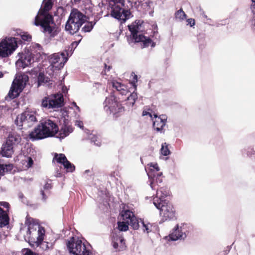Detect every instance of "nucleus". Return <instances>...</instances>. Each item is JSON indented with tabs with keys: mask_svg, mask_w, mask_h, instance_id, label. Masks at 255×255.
Masks as SVG:
<instances>
[{
	"mask_svg": "<svg viewBox=\"0 0 255 255\" xmlns=\"http://www.w3.org/2000/svg\"><path fill=\"white\" fill-rule=\"evenodd\" d=\"M25 225L27 228L26 234L24 235V239L28 242L31 247H40L44 251L52 248V243L43 241L45 231L37 221L27 216Z\"/></svg>",
	"mask_w": 255,
	"mask_h": 255,
	"instance_id": "1",
	"label": "nucleus"
},
{
	"mask_svg": "<svg viewBox=\"0 0 255 255\" xmlns=\"http://www.w3.org/2000/svg\"><path fill=\"white\" fill-rule=\"evenodd\" d=\"M54 0H43L41 8L35 17L34 24L41 26L43 32L54 37L59 32V29L54 23L53 17L48 13L52 7Z\"/></svg>",
	"mask_w": 255,
	"mask_h": 255,
	"instance_id": "2",
	"label": "nucleus"
},
{
	"mask_svg": "<svg viewBox=\"0 0 255 255\" xmlns=\"http://www.w3.org/2000/svg\"><path fill=\"white\" fill-rule=\"evenodd\" d=\"M59 128L57 124L49 119H45L29 133L32 140H38L53 136L58 133Z\"/></svg>",
	"mask_w": 255,
	"mask_h": 255,
	"instance_id": "3",
	"label": "nucleus"
},
{
	"mask_svg": "<svg viewBox=\"0 0 255 255\" xmlns=\"http://www.w3.org/2000/svg\"><path fill=\"white\" fill-rule=\"evenodd\" d=\"M109 4L112 17L123 21L129 17L130 11L123 8L124 0H110Z\"/></svg>",
	"mask_w": 255,
	"mask_h": 255,
	"instance_id": "4",
	"label": "nucleus"
},
{
	"mask_svg": "<svg viewBox=\"0 0 255 255\" xmlns=\"http://www.w3.org/2000/svg\"><path fill=\"white\" fill-rule=\"evenodd\" d=\"M67 55L66 51L51 55L49 57L50 65L47 68V73L49 75H52L55 71L59 70L63 68L68 60Z\"/></svg>",
	"mask_w": 255,
	"mask_h": 255,
	"instance_id": "5",
	"label": "nucleus"
},
{
	"mask_svg": "<svg viewBox=\"0 0 255 255\" xmlns=\"http://www.w3.org/2000/svg\"><path fill=\"white\" fill-rule=\"evenodd\" d=\"M139 21L136 23L128 26V29L131 32L132 40L135 43L141 42L142 43V48L146 47L151 44L152 47L155 46V44L152 42L151 39L142 35L141 32L139 31L140 24H138Z\"/></svg>",
	"mask_w": 255,
	"mask_h": 255,
	"instance_id": "6",
	"label": "nucleus"
},
{
	"mask_svg": "<svg viewBox=\"0 0 255 255\" xmlns=\"http://www.w3.org/2000/svg\"><path fill=\"white\" fill-rule=\"evenodd\" d=\"M28 81V77L24 74H17L13 81L10 89L8 94L10 99H13L18 97L24 88Z\"/></svg>",
	"mask_w": 255,
	"mask_h": 255,
	"instance_id": "7",
	"label": "nucleus"
},
{
	"mask_svg": "<svg viewBox=\"0 0 255 255\" xmlns=\"http://www.w3.org/2000/svg\"><path fill=\"white\" fill-rule=\"evenodd\" d=\"M67 247L69 252L74 255H90L91 253L85 243L78 238H70L67 243Z\"/></svg>",
	"mask_w": 255,
	"mask_h": 255,
	"instance_id": "8",
	"label": "nucleus"
},
{
	"mask_svg": "<svg viewBox=\"0 0 255 255\" xmlns=\"http://www.w3.org/2000/svg\"><path fill=\"white\" fill-rule=\"evenodd\" d=\"M64 105L63 95L61 93L52 94L45 97L41 102L42 108L48 109H57L62 107Z\"/></svg>",
	"mask_w": 255,
	"mask_h": 255,
	"instance_id": "9",
	"label": "nucleus"
},
{
	"mask_svg": "<svg viewBox=\"0 0 255 255\" xmlns=\"http://www.w3.org/2000/svg\"><path fill=\"white\" fill-rule=\"evenodd\" d=\"M104 105L105 110L107 113L113 114L115 117H118L120 114L123 113L125 111L124 107L113 95H111L106 98Z\"/></svg>",
	"mask_w": 255,
	"mask_h": 255,
	"instance_id": "10",
	"label": "nucleus"
},
{
	"mask_svg": "<svg viewBox=\"0 0 255 255\" xmlns=\"http://www.w3.org/2000/svg\"><path fill=\"white\" fill-rule=\"evenodd\" d=\"M154 199L153 204L160 210V215L164 220L173 219L175 217V211L173 205L168 201H163Z\"/></svg>",
	"mask_w": 255,
	"mask_h": 255,
	"instance_id": "11",
	"label": "nucleus"
},
{
	"mask_svg": "<svg viewBox=\"0 0 255 255\" xmlns=\"http://www.w3.org/2000/svg\"><path fill=\"white\" fill-rule=\"evenodd\" d=\"M17 47V42L14 37H5L0 42V58L11 55Z\"/></svg>",
	"mask_w": 255,
	"mask_h": 255,
	"instance_id": "12",
	"label": "nucleus"
},
{
	"mask_svg": "<svg viewBox=\"0 0 255 255\" xmlns=\"http://www.w3.org/2000/svg\"><path fill=\"white\" fill-rule=\"evenodd\" d=\"M121 215L123 221H127L134 230H137L139 228V220L135 217L133 212L126 210L123 211Z\"/></svg>",
	"mask_w": 255,
	"mask_h": 255,
	"instance_id": "13",
	"label": "nucleus"
},
{
	"mask_svg": "<svg viewBox=\"0 0 255 255\" xmlns=\"http://www.w3.org/2000/svg\"><path fill=\"white\" fill-rule=\"evenodd\" d=\"M154 118L153 121V127L156 131L160 133H164L165 129L164 127L167 122V117L165 115H160L159 117L156 114H153Z\"/></svg>",
	"mask_w": 255,
	"mask_h": 255,
	"instance_id": "14",
	"label": "nucleus"
},
{
	"mask_svg": "<svg viewBox=\"0 0 255 255\" xmlns=\"http://www.w3.org/2000/svg\"><path fill=\"white\" fill-rule=\"evenodd\" d=\"M184 225L179 227L177 225L173 229L172 232L169 235V238L172 241H177L178 240H184L186 238V234L183 228Z\"/></svg>",
	"mask_w": 255,
	"mask_h": 255,
	"instance_id": "15",
	"label": "nucleus"
},
{
	"mask_svg": "<svg viewBox=\"0 0 255 255\" xmlns=\"http://www.w3.org/2000/svg\"><path fill=\"white\" fill-rule=\"evenodd\" d=\"M53 159L57 162L62 164L64 168L68 172H73L75 170L74 165L67 160L66 157L64 154L55 153Z\"/></svg>",
	"mask_w": 255,
	"mask_h": 255,
	"instance_id": "16",
	"label": "nucleus"
},
{
	"mask_svg": "<svg viewBox=\"0 0 255 255\" xmlns=\"http://www.w3.org/2000/svg\"><path fill=\"white\" fill-rule=\"evenodd\" d=\"M69 18L81 26L86 21V15L76 9L71 11Z\"/></svg>",
	"mask_w": 255,
	"mask_h": 255,
	"instance_id": "17",
	"label": "nucleus"
},
{
	"mask_svg": "<svg viewBox=\"0 0 255 255\" xmlns=\"http://www.w3.org/2000/svg\"><path fill=\"white\" fill-rule=\"evenodd\" d=\"M113 246L117 251H123L126 249V244L124 239L116 234L113 236Z\"/></svg>",
	"mask_w": 255,
	"mask_h": 255,
	"instance_id": "18",
	"label": "nucleus"
},
{
	"mask_svg": "<svg viewBox=\"0 0 255 255\" xmlns=\"http://www.w3.org/2000/svg\"><path fill=\"white\" fill-rule=\"evenodd\" d=\"M147 174L149 178L150 179V185L151 188L152 189H156V186H158V184L161 183L162 182L161 178L162 173L157 172L156 174L154 173L153 174V177H152V172L148 173Z\"/></svg>",
	"mask_w": 255,
	"mask_h": 255,
	"instance_id": "19",
	"label": "nucleus"
},
{
	"mask_svg": "<svg viewBox=\"0 0 255 255\" xmlns=\"http://www.w3.org/2000/svg\"><path fill=\"white\" fill-rule=\"evenodd\" d=\"M81 26L79 24L69 18L65 25V30L70 34H73L79 30Z\"/></svg>",
	"mask_w": 255,
	"mask_h": 255,
	"instance_id": "20",
	"label": "nucleus"
},
{
	"mask_svg": "<svg viewBox=\"0 0 255 255\" xmlns=\"http://www.w3.org/2000/svg\"><path fill=\"white\" fill-rule=\"evenodd\" d=\"M72 131L73 128L71 125H69L68 123L64 122V124L62 125L60 130H59L58 135L57 137L60 139L64 138Z\"/></svg>",
	"mask_w": 255,
	"mask_h": 255,
	"instance_id": "21",
	"label": "nucleus"
},
{
	"mask_svg": "<svg viewBox=\"0 0 255 255\" xmlns=\"http://www.w3.org/2000/svg\"><path fill=\"white\" fill-rule=\"evenodd\" d=\"M31 57L28 55H24L16 62V65L18 68H24L28 66L31 63Z\"/></svg>",
	"mask_w": 255,
	"mask_h": 255,
	"instance_id": "22",
	"label": "nucleus"
},
{
	"mask_svg": "<svg viewBox=\"0 0 255 255\" xmlns=\"http://www.w3.org/2000/svg\"><path fill=\"white\" fill-rule=\"evenodd\" d=\"M13 153V145L8 142L2 145L1 148V154L3 156L10 157Z\"/></svg>",
	"mask_w": 255,
	"mask_h": 255,
	"instance_id": "23",
	"label": "nucleus"
},
{
	"mask_svg": "<svg viewBox=\"0 0 255 255\" xmlns=\"http://www.w3.org/2000/svg\"><path fill=\"white\" fill-rule=\"evenodd\" d=\"M25 116L26 117L25 120V127H30L37 122L36 114L32 112L25 111Z\"/></svg>",
	"mask_w": 255,
	"mask_h": 255,
	"instance_id": "24",
	"label": "nucleus"
},
{
	"mask_svg": "<svg viewBox=\"0 0 255 255\" xmlns=\"http://www.w3.org/2000/svg\"><path fill=\"white\" fill-rule=\"evenodd\" d=\"M112 86L115 88L121 95H126L128 92L127 86L116 80L112 82Z\"/></svg>",
	"mask_w": 255,
	"mask_h": 255,
	"instance_id": "25",
	"label": "nucleus"
},
{
	"mask_svg": "<svg viewBox=\"0 0 255 255\" xmlns=\"http://www.w3.org/2000/svg\"><path fill=\"white\" fill-rule=\"evenodd\" d=\"M156 190V196L153 198V200L154 199H158L161 200L162 202L163 201H167L166 200L164 199V198L168 195V191L164 187H160L159 189L157 188ZM160 201V200L159 201V202Z\"/></svg>",
	"mask_w": 255,
	"mask_h": 255,
	"instance_id": "26",
	"label": "nucleus"
},
{
	"mask_svg": "<svg viewBox=\"0 0 255 255\" xmlns=\"http://www.w3.org/2000/svg\"><path fill=\"white\" fill-rule=\"evenodd\" d=\"M21 141V137L20 135L16 132H13L10 133L7 138L6 140L8 143L11 144L12 145L13 144H16L19 143Z\"/></svg>",
	"mask_w": 255,
	"mask_h": 255,
	"instance_id": "27",
	"label": "nucleus"
},
{
	"mask_svg": "<svg viewBox=\"0 0 255 255\" xmlns=\"http://www.w3.org/2000/svg\"><path fill=\"white\" fill-rule=\"evenodd\" d=\"M8 223L9 217L6 211L0 207V228L6 226Z\"/></svg>",
	"mask_w": 255,
	"mask_h": 255,
	"instance_id": "28",
	"label": "nucleus"
},
{
	"mask_svg": "<svg viewBox=\"0 0 255 255\" xmlns=\"http://www.w3.org/2000/svg\"><path fill=\"white\" fill-rule=\"evenodd\" d=\"M135 4L137 6L138 9L139 10H142L144 13L147 12L150 8L149 3L147 1L143 2L141 1V0H137L135 1Z\"/></svg>",
	"mask_w": 255,
	"mask_h": 255,
	"instance_id": "29",
	"label": "nucleus"
},
{
	"mask_svg": "<svg viewBox=\"0 0 255 255\" xmlns=\"http://www.w3.org/2000/svg\"><path fill=\"white\" fill-rule=\"evenodd\" d=\"M22 168L23 170H26L32 167L33 164V161L30 156H24L23 159L21 160Z\"/></svg>",
	"mask_w": 255,
	"mask_h": 255,
	"instance_id": "30",
	"label": "nucleus"
},
{
	"mask_svg": "<svg viewBox=\"0 0 255 255\" xmlns=\"http://www.w3.org/2000/svg\"><path fill=\"white\" fill-rule=\"evenodd\" d=\"M140 223L142 225V229L144 233L148 234L152 231V226L150 223L141 219L139 221V224Z\"/></svg>",
	"mask_w": 255,
	"mask_h": 255,
	"instance_id": "31",
	"label": "nucleus"
},
{
	"mask_svg": "<svg viewBox=\"0 0 255 255\" xmlns=\"http://www.w3.org/2000/svg\"><path fill=\"white\" fill-rule=\"evenodd\" d=\"M25 116V112L20 115H18L15 120V124L19 127H21L23 126H25V120L26 118V117Z\"/></svg>",
	"mask_w": 255,
	"mask_h": 255,
	"instance_id": "32",
	"label": "nucleus"
},
{
	"mask_svg": "<svg viewBox=\"0 0 255 255\" xmlns=\"http://www.w3.org/2000/svg\"><path fill=\"white\" fill-rule=\"evenodd\" d=\"M175 17L177 20L182 21L186 18V14L185 13L183 9L181 8L175 12Z\"/></svg>",
	"mask_w": 255,
	"mask_h": 255,
	"instance_id": "33",
	"label": "nucleus"
},
{
	"mask_svg": "<svg viewBox=\"0 0 255 255\" xmlns=\"http://www.w3.org/2000/svg\"><path fill=\"white\" fill-rule=\"evenodd\" d=\"M118 229L120 231H127L128 230V225L127 221H123V222H118Z\"/></svg>",
	"mask_w": 255,
	"mask_h": 255,
	"instance_id": "34",
	"label": "nucleus"
},
{
	"mask_svg": "<svg viewBox=\"0 0 255 255\" xmlns=\"http://www.w3.org/2000/svg\"><path fill=\"white\" fill-rule=\"evenodd\" d=\"M137 99V93L133 91L132 93L130 94V96L128 97V100L130 105L132 107L134 105L135 100Z\"/></svg>",
	"mask_w": 255,
	"mask_h": 255,
	"instance_id": "35",
	"label": "nucleus"
},
{
	"mask_svg": "<svg viewBox=\"0 0 255 255\" xmlns=\"http://www.w3.org/2000/svg\"><path fill=\"white\" fill-rule=\"evenodd\" d=\"M12 167L11 164H0V175H3L5 172L10 171L12 169Z\"/></svg>",
	"mask_w": 255,
	"mask_h": 255,
	"instance_id": "36",
	"label": "nucleus"
},
{
	"mask_svg": "<svg viewBox=\"0 0 255 255\" xmlns=\"http://www.w3.org/2000/svg\"><path fill=\"white\" fill-rule=\"evenodd\" d=\"M96 22H89L86 23L84 26L82 28V30L84 32H90L93 28Z\"/></svg>",
	"mask_w": 255,
	"mask_h": 255,
	"instance_id": "37",
	"label": "nucleus"
},
{
	"mask_svg": "<svg viewBox=\"0 0 255 255\" xmlns=\"http://www.w3.org/2000/svg\"><path fill=\"white\" fill-rule=\"evenodd\" d=\"M161 153L164 156H167L170 153V151L169 150L167 144L166 143H164L162 144Z\"/></svg>",
	"mask_w": 255,
	"mask_h": 255,
	"instance_id": "38",
	"label": "nucleus"
},
{
	"mask_svg": "<svg viewBox=\"0 0 255 255\" xmlns=\"http://www.w3.org/2000/svg\"><path fill=\"white\" fill-rule=\"evenodd\" d=\"M91 140L92 143L97 146H100L101 144L100 139L96 136L93 135L92 137H91Z\"/></svg>",
	"mask_w": 255,
	"mask_h": 255,
	"instance_id": "39",
	"label": "nucleus"
},
{
	"mask_svg": "<svg viewBox=\"0 0 255 255\" xmlns=\"http://www.w3.org/2000/svg\"><path fill=\"white\" fill-rule=\"evenodd\" d=\"M20 35L21 39L24 41H29L31 38V36L27 33L21 32Z\"/></svg>",
	"mask_w": 255,
	"mask_h": 255,
	"instance_id": "40",
	"label": "nucleus"
},
{
	"mask_svg": "<svg viewBox=\"0 0 255 255\" xmlns=\"http://www.w3.org/2000/svg\"><path fill=\"white\" fill-rule=\"evenodd\" d=\"M23 255H38L37 254L32 252L28 249H25L23 251Z\"/></svg>",
	"mask_w": 255,
	"mask_h": 255,
	"instance_id": "41",
	"label": "nucleus"
},
{
	"mask_svg": "<svg viewBox=\"0 0 255 255\" xmlns=\"http://www.w3.org/2000/svg\"><path fill=\"white\" fill-rule=\"evenodd\" d=\"M38 80L39 84L44 82V76L43 74L41 73H39L38 77Z\"/></svg>",
	"mask_w": 255,
	"mask_h": 255,
	"instance_id": "42",
	"label": "nucleus"
},
{
	"mask_svg": "<svg viewBox=\"0 0 255 255\" xmlns=\"http://www.w3.org/2000/svg\"><path fill=\"white\" fill-rule=\"evenodd\" d=\"M0 206L3 207V208L6 209L8 211L9 208V204L6 202H0Z\"/></svg>",
	"mask_w": 255,
	"mask_h": 255,
	"instance_id": "43",
	"label": "nucleus"
},
{
	"mask_svg": "<svg viewBox=\"0 0 255 255\" xmlns=\"http://www.w3.org/2000/svg\"><path fill=\"white\" fill-rule=\"evenodd\" d=\"M252 4L251 5V9L252 12L255 14V0H251Z\"/></svg>",
	"mask_w": 255,
	"mask_h": 255,
	"instance_id": "44",
	"label": "nucleus"
},
{
	"mask_svg": "<svg viewBox=\"0 0 255 255\" xmlns=\"http://www.w3.org/2000/svg\"><path fill=\"white\" fill-rule=\"evenodd\" d=\"M187 25H189L190 26H193L195 25V20L194 19L189 18L187 20Z\"/></svg>",
	"mask_w": 255,
	"mask_h": 255,
	"instance_id": "45",
	"label": "nucleus"
},
{
	"mask_svg": "<svg viewBox=\"0 0 255 255\" xmlns=\"http://www.w3.org/2000/svg\"><path fill=\"white\" fill-rule=\"evenodd\" d=\"M75 125L80 128H83V124L82 122L80 121H76L75 122Z\"/></svg>",
	"mask_w": 255,
	"mask_h": 255,
	"instance_id": "46",
	"label": "nucleus"
},
{
	"mask_svg": "<svg viewBox=\"0 0 255 255\" xmlns=\"http://www.w3.org/2000/svg\"><path fill=\"white\" fill-rule=\"evenodd\" d=\"M251 24L254 29H255V16H253L250 20Z\"/></svg>",
	"mask_w": 255,
	"mask_h": 255,
	"instance_id": "47",
	"label": "nucleus"
},
{
	"mask_svg": "<svg viewBox=\"0 0 255 255\" xmlns=\"http://www.w3.org/2000/svg\"><path fill=\"white\" fill-rule=\"evenodd\" d=\"M149 116L151 119H152V116H153V115H152L151 113L147 112V111H143L142 112V116Z\"/></svg>",
	"mask_w": 255,
	"mask_h": 255,
	"instance_id": "48",
	"label": "nucleus"
},
{
	"mask_svg": "<svg viewBox=\"0 0 255 255\" xmlns=\"http://www.w3.org/2000/svg\"><path fill=\"white\" fill-rule=\"evenodd\" d=\"M150 166L153 167V168L155 169L156 172H158L159 170V168L157 164L151 163L150 165Z\"/></svg>",
	"mask_w": 255,
	"mask_h": 255,
	"instance_id": "49",
	"label": "nucleus"
},
{
	"mask_svg": "<svg viewBox=\"0 0 255 255\" xmlns=\"http://www.w3.org/2000/svg\"><path fill=\"white\" fill-rule=\"evenodd\" d=\"M134 79H135V81H133V82H132L131 84H132V86L134 87V90H136V85L135 84V82H136L137 81V76L136 75H134Z\"/></svg>",
	"mask_w": 255,
	"mask_h": 255,
	"instance_id": "50",
	"label": "nucleus"
},
{
	"mask_svg": "<svg viewBox=\"0 0 255 255\" xmlns=\"http://www.w3.org/2000/svg\"><path fill=\"white\" fill-rule=\"evenodd\" d=\"M111 69V66H107L106 64H105V72L106 73L107 71H110Z\"/></svg>",
	"mask_w": 255,
	"mask_h": 255,
	"instance_id": "51",
	"label": "nucleus"
},
{
	"mask_svg": "<svg viewBox=\"0 0 255 255\" xmlns=\"http://www.w3.org/2000/svg\"><path fill=\"white\" fill-rule=\"evenodd\" d=\"M41 194L42 196V200L44 201H45L46 199V197L45 195L44 191H43V190L41 191Z\"/></svg>",
	"mask_w": 255,
	"mask_h": 255,
	"instance_id": "52",
	"label": "nucleus"
},
{
	"mask_svg": "<svg viewBox=\"0 0 255 255\" xmlns=\"http://www.w3.org/2000/svg\"><path fill=\"white\" fill-rule=\"evenodd\" d=\"M51 188V184H48V183H46L44 187V189H48Z\"/></svg>",
	"mask_w": 255,
	"mask_h": 255,
	"instance_id": "53",
	"label": "nucleus"
},
{
	"mask_svg": "<svg viewBox=\"0 0 255 255\" xmlns=\"http://www.w3.org/2000/svg\"><path fill=\"white\" fill-rule=\"evenodd\" d=\"M34 46L35 48H37L38 50H39V52L41 51L42 47L40 46V45H39V44H35Z\"/></svg>",
	"mask_w": 255,
	"mask_h": 255,
	"instance_id": "54",
	"label": "nucleus"
},
{
	"mask_svg": "<svg viewBox=\"0 0 255 255\" xmlns=\"http://www.w3.org/2000/svg\"><path fill=\"white\" fill-rule=\"evenodd\" d=\"M80 41H74L73 42L71 45L72 47H76L78 44H79V43Z\"/></svg>",
	"mask_w": 255,
	"mask_h": 255,
	"instance_id": "55",
	"label": "nucleus"
},
{
	"mask_svg": "<svg viewBox=\"0 0 255 255\" xmlns=\"http://www.w3.org/2000/svg\"><path fill=\"white\" fill-rule=\"evenodd\" d=\"M75 107L76 108V110L78 111H79V112L80 111V108H79V107L77 105H76Z\"/></svg>",
	"mask_w": 255,
	"mask_h": 255,
	"instance_id": "56",
	"label": "nucleus"
},
{
	"mask_svg": "<svg viewBox=\"0 0 255 255\" xmlns=\"http://www.w3.org/2000/svg\"><path fill=\"white\" fill-rule=\"evenodd\" d=\"M80 0H72V2H74L75 3L79 1Z\"/></svg>",
	"mask_w": 255,
	"mask_h": 255,
	"instance_id": "57",
	"label": "nucleus"
},
{
	"mask_svg": "<svg viewBox=\"0 0 255 255\" xmlns=\"http://www.w3.org/2000/svg\"><path fill=\"white\" fill-rule=\"evenodd\" d=\"M3 77V74L0 71V78H1Z\"/></svg>",
	"mask_w": 255,
	"mask_h": 255,
	"instance_id": "58",
	"label": "nucleus"
},
{
	"mask_svg": "<svg viewBox=\"0 0 255 255\" xmlns=\"http://www.w3.org/2000/svg\"><path fill=\"white\" fill-rule=\"evenodd\" d=\"M24 228H21L20 229V232L21 233H22V232L24 231Z\"/></svg>",
	"mask_w": 255,
	"mask_h": 255,
	"instance_id": "59",
	"label": "nucleus"
},
{
	"mask_svg": "<svg viewBox=\"0 0 255 255\" xmlns=\"http://www.w3.org/2000/svg\"><path fill=\"white\" fill-rule=\"evenodd\" d=\"M204 17L206 19H207V20H211L210 19H208V18H207V15H204Z\"/></svg>",
	"mask_w": 255,
	"mask_h": 255,
	"instance_id": "60",
	"label": "nucleus"
},
{
	"mask_svg": "<svg viewBox=\"0 0 255 255\" xmlns=\"http://www.w3.org/2000/svg\"><path fill=\"white\" fill-rule=\"evenodd\" d=\"M72 105H73L74 107H75L77 105H76V103L73 102V103H72Z\"/></svg>",
	"mask_w": 255,
	"mask_h": 255,
	"instance_id": "61",
	"label": "nucleus"
}]
</instances>
